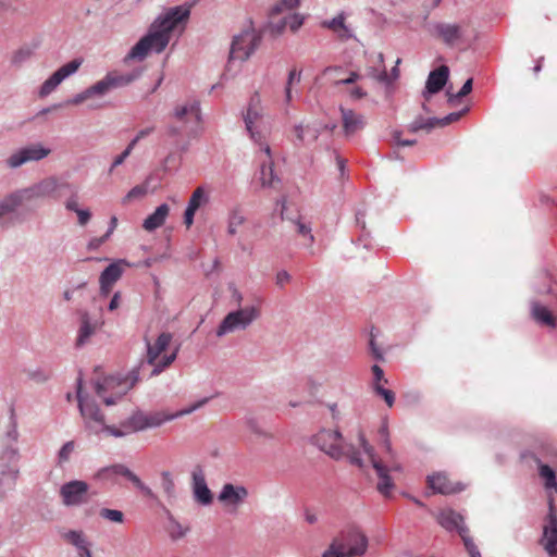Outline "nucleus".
I'll return each instance as SVG.
<instances>
[{"label":"nucleus","mask_w":557,"mask_h":557,"mask_svg":"<svg viewBox=\"0 0 557 557\" xmlns=\"http://www.w3.org/2000/svg\"><path fill=\"white\" fill-rule=\"evenodd\" d=\"M189 9L175 7L158 16L148 33L129 50L126 60L143 61L149 52L161 53L170 42L172 32L189 17Z\"/></svg>","instance_id":"obj_1"},{"label":"nucleus","mask_w":557,"mask_h":557,"mask_svg":"<svg viewBox=\"0 0 557 557\" xmlns=\"http://www.w3.org/2000/svg\"><path fill=\"white\" fill-rule=\"evenodd\" d=\"M76 398L81 416L84 419L85 429L94 435L106 433L114 437H123L122 422L119 426L106 423V417L101 412L97 401L83 392V377L79 373L76 380Z\"/></svg>","instance_id":"obj_2"},{"label":"nucleus","mask_w":557,"mask_h":557,"mask_svg":"<svg viewBox=\"0 0 557 557\" xmlns=\"http://www.w3.org/2000/svg\"><path fill=\"white\" fill-rule=\"evenodd\" d=\"M138 77L137 73L122 74L117 71L108 72L100 81L87 87L83 91L74 95L72 98L65 100L64 103L54 104L51 108L42 110V113H48L53 109L62 108L63 106H79L88 100H97L106 97L113 89L122 88L133 83Z\"/></svg>","instance_id":"obj_3"},{"label":"nucleus","mask_w":557,"mask_h":557,"mask_svg":"<svg viewBox=\"0 0 557 557\" xmlns=\"http://www.w3.org/2000/svg\"><path fill=\"white\" fill-rule=\"evenodd\" d=\"M211 397H203L174 413H166L164 411L145 413L141 410H136L128 418L122 421L123 437L146 429L158 428L168 421L190 414L207 405Z\"/></svg>","instance_id":"obj_4"},{"label":"nucleus","mask_w":557,"mask_h":557,"mask_svg":"<svg viewBox=\"0 0 557 557\" xmlns=\"http://www.w3.org/2000/svg\"><path fill=\"white\" fill-rule=\"evenodd\" d=\"M139 367L132 369L126 375L121 373L103 377H92L91 385L96 395L106 406H113L121 400L139 381Z\"/></svg>","instance_id":"obj_5"},{"label":"nucleus","mask_w":557,"mask_h":557,"mask_svg":"<svg viewBox=\"0 0 557 557\" xmlns=\"http://www.w3.org/2000/svg\"><path fill=\"white\" fill-rule=\"evenodd\" d=\"M263 116L264 109L261 96L259 91H255L248 101L246 110L243 112V120L250 139L259 147L261 152L270 157L269 129L263 123Z\"/></svg>","instance_id":"obj_6"},{"label":"nucleus","mask_w":557,"mask_h":557,"mask_svg":"<svg viewBox=\"0 0 557 557\" xmlns=\"http://www.w3.org/2000/svg\"><path fill=\"white\" fill-rule=\"evenodd\" d=\"M20 451L14 446H5L0 453V499L15 490L20 475Z\"/></svg>","instance_id":"obj_7"},{"label":"nucleus","mask_w":557,"mask_h":557,"mask_svg":"<svg viewBox=\"0 0 557 557\" xmlns=\"http://www.w3.org/2000/svg\"><path fill=\"white\" fill-rule=\"evenodd\" d=\"M260 317L258 306H248L228 312L216 329L219 337L237 330H246L255 320Z\"/></svg>","instance_id":"obj_8"},{"label":"nucleus","mask_w":557,"mask_h":557,"mask_svg":"<svg viewBox=\"0 0 557 557\" xmlns=\"http://www.w3.org/2000/svg\"><path fill=\"white\" fill-rule=\"evenodd\" d=\"M344 437L339 430L322 429L311 437V443L334 460L345 456Z\"/></svg>","instance_id":"obj_9"},{"label":"nucleus","mask_w":557,"mask_h":557,"mask_svg":"<svg viewBox=\"0 0 557 557\" xmlns=\"http://www.w3.org/2000/svg\"><path fill=\"white\" fill-rule=\"evenodd\" d=\"M261 35L249 27L234 37L231 46L230 57L234 60L246 61L258 48Z\"/></svg>","instance_id":"obj_10"},{"label":"nucleus","mask_w":557,"mask_h":557,"mask_svg":"<svg viewBox=\"0 0 557 557\" xmlns=\"http://www.w3.org/2000/svg\"><path fill=\"white\" fill-rule=\"evenodd\" d=\"M358 440L364 454L368 455V457L370 458L372 467L374 468L376 475L379 478L377 491L384 496H387L392 488L394 487L393 480L388 474V468L376 459L373 446L369 444L362 432H359Z\"/></svg>","instance_id":"obj_11"},{"label":"nucleus","mask_w":557,"mask_h":557,"mask_svg":"<svg viewBox=\"0 0 557 557\" xmlns=\"http://www.w3.org/2000/svg\"><path fill=\"white\" fill-rule=\"evenodd\" d=\"M89 485L82 480H72L61 485L60 496L66 507H76L89 500Z\"/></svg>","instance_id":"obj_12"},{"label":"nucleus","mask_w":557,"mask_h":557,"mask_svg":"<svg viewBox=\"0 0 557 557\" xmlns=\"http://www.w3.org/2000/svg\"><path fill=\"white\" fill-rule=\"evenodd\" d=\"M110 475H121L126 478L133 485L141 492L145 497L150 499L156 498V494L153 491L146 485L140 478L131 471L126 466L122 463H114L108 467H103L98 471V476L102 479H108Z\"/></svg>","instance_id":"obj_13"},{"label":"nucleus","mask_w":557,"mask_h":557,"mask_svg":"<svg viewBox=\"0 0 557 557\" xmlns=\"http://www.w3.org/2000/svg\"><path fill=\"white\" fill-rule=\"evenodd\" d=\"M335 539L345 544V549L351 553V557L363 556L368 549V537L358 527L343 530Z\"/></svg>","instance_id":"obj_14"},{"label":"nucleus","mask_w":557,"mask_h":557,"mask_svg":"<svg viewBox=\"0 0 557 557\" xmlns=\"http://www.w3.org/2000/svg\"><path fill=\"white\" fill-rule=\"evenodd\" d=\"M49 153V148H45L40 144H35L16 150L7 159L5 163L10 169H17L27 162L42 160L48 157Z\"/></svg>","instance_id":"obj_15"},{"label":"nucleus","mask_w":557,"mask_h":557,"mask_svg":"<svg viewBox=\"0 0 557 557\" xmlns=\"http://www.w3.org/2000/svg\"><path fill=\"white\" fill-rule=\"evenodd\" d=\"M82 65L79 59H74L69 63L59 67L50 77H48L40 86L38 95L40 98L49 96L57 87L69 76L76 73Z\"/></svg>","instance_id":"obj_16"},{"label":"nucleus","mask_w":557,"mask_h":557,"mask_svg":"<svg viewBox=\"0 0 557 557\" xmlns=\"http://www.w3.org/2000/svg\"><path fill=\"white\" fill-rule=\"evenodd\" d=\"M191 491L194 500L201 506H209L213 502V494L208 487L203 469L196 466L191 472Z\"/></svg>","instance_id":"obj_17"},{"label":"nucleus","mask_w":557,"mask_h":557,"mask_svg":"<svg viewBox=\"0 0 557 557\" xmlns=\"http://www.w3.org/2000/svg\"><path fill=\"white\" fill-rule=\"evenodd\" d=\"M66 183H59L54 177H48L29 187L22 188L27 201L38 198L57 197V190L60 187H67Z\"/></svg>","instance_id":"obj_18"},{"label":"nucleus","mask_w":557,"mask_h":557,"mask_svg":"<svg viewBox=\"0 0 557 557\" xmlns=\"http://www.w3.org/2000/svg\"><path fill=\"white\" fill-rule=\"evenodd\" d=\"M248 495V490L244 485L225 483L218 495V500L225 507L237 509Z\"/></svg>","instance_id":"obj_19"},{"label":"nucleus","mask_w":557,"mask_h":557,"mask_svg":"<svg viewBox=\"0 0 557 557\" xmlns=\"http://www.w3.org/2000/svg\"><path fill=\"white\" fill-rule=\"evenodd\" d=\"M173 117L184 124L193 123L197 125L201 120L200 103L196 99L186 100L176 104L173 111Z\"/></svg>","instance_id":"obj_20"},{"label":"nucleus","mask_w":557,"mask_h":557,"mask_svg":"<svg viewBox=\"0 0 557 557\" xmlns=\"http://www.w3.org/2000/svg\"><path fill=\"white\" fill-rule=\"evenodd\" d=\"M28 202L22 188L0 199V226H7L8 216L14 214L20 207Z\"/></svg>","instance_id":"obj_21"},{"label":"nucleus","mask_w":557,"mask_h":557,"mask_svg":"<svg viewBox=\"0 0 557 557\" xmlns=\"http://www.w3.org/2000/svg\"><path fill=\"white\" fill-rule=\"evenodd\" d=\"M428 484L434 493H440L443 495L455 494L465 490V485L462 483L458 482L454 484L443 473H434L429 475Z\"/></svg>","instance_id":"obj_22"},{"label":"nucleus","mask_w":557,"mask_h":557,"mask_svg":"<svg viewBox=\"0 0 557 557\" xmlns=\"http://www.w3.org/2000/svg\"><path fill=\"white\" fill-rule=\"evenodd\" d=\"M438 524L448 532L457 531L461 536V529L467 528L463 517L457 511L446 508L440 511L437 516Z\"/></svg>","instance_id":"obj_23"},{"label":"nucleus","mask_w":557,"mask_h":557,"mask_svg":"<svg viewBox=\"0 0 557 557\" xmlns=\"http://www.w3.org/2000/svg\"><path fill=\"white\" fill-rule=\"evenodd\" d=\"M449 76V70L446 65H442L429 74L423 91L424 98L429 95L436 94L443 89Z\"/></svg>","instance_id":"obj_24"},{"label":"nucleus","mask_w":557,"mask_h":557,"mask_svg":"<svg viewBox=\"0 0 557 557\" xmlns=\"http://www.w3.org/2000/svg\"><path fill=\"white\" fill-rule=\"evenodd\" d=\"M208 202V196L202 186L197 187L188 201L187 208L184 212V223L187 227H190L194 223V216L196 211L205 203Z\"/></svg>","instance_id":"obj_25"},{"label":"nucleus","mask_w":557,"mask_h":557,"mask_svg":"<svg viewBox=\"0 0 557 557\" xmlns=\"http://www.w3.org/2000/svg\"><path fill=\"white\" fill-rule=\"evenodd\" d=\"M79 320L81 325L78 329V334L76 338V347L84 346L91 335L95 334L96 330L98 329L99 324L98 321H92L89 313L86 310H79Z\"/></svg>","instance_id":"obj_26"},{"label":"nucleus","mask_w":557,"mask_h":557,"mask_svg":"<svg viewBox=\"0 0 557 557\" xmlns=\"http://www.w3.org/2000/svg\"><path fill=\"white\" fill-rule=\"evenodd\" d=\"M369 66L367 67V74L379 81L380 83L391 84L389 75L386 72L384 65V55L382 52L371 54L369 57Z\"/></svg>","instance_id":"obj_27"},{"label":"nucleus","mask_w":557,"mask_h":557,"mask_svg":"<svg viewBox=\"0 0 557 557\" xmlns=\"http://www.w3.org/2000/svg\"><path fill=\"white\" fill-rule=\"evenodd\" d=\"M342 123L346 136H350L364 127L363 115L354 110L341 107Z\"/></svg>","instance_id":"obj_28"},{"label":"nucleus","mask_w":557,"mask_h":557,"mask_svg":"<svg viewBox=\"0 0 557 557\" xmlns=\"http://www.w3.org/2000/svg\"><path fill=\"white\" fill-rule=\"evenodd\" d=\"M549 523L544 528V548L550 557L557 556V518L553 511L548 515Z\"/></svg>","instance_id":"obj_29"},{"label":"nucleus","mask_w":557,"mask_h":557,"mask_svg":"<svg viewBox=\"0 0 557 557\" xmlns=\"http://www.w3.org/2000/svg\"><path fill=\"white\" fill-rule=\"evenodd\" d=\"M170 213V207L166 203H162L156 208V210L149 214L143 223V227L147 232H153L161 227Z\"/></svg>","instance_id":"obj_30"},{"label":"nucleus","mask_w":557,"mask_h":557,"mask_svg":"<svg viewBox=\"0 0 557 557\" xmlns=\"http://www.w3.org/2000/svg\"><path fill=\"white\" fill-rule=\"evenodd\" d=\"M172 339V335L170 333H161L156 343L153 345L150 342L147 343V362L149 364H154L158 357L168 348L170 342Z\"/></svg>","instance_id":"obj_31"},{"label":"nucleus","mask_w":557,"mask_h":557,"mask_svg":"<svg viewBox=\"0 0 557 557\" xmlns=\"http://www.w3.org/2000/svg\"><path fill=\"white\" fill-rule=\"evenodd\" d=\"M294 132L297 138L296 145H308L314 143L321 133V127L317 124L312 125H295Z\"/></svg>","instance_id":"obj_32"},{"label":"nucleus","mask_w":557,"mask_h":557,"mask_svg":"<svg viewBox=\"0 0 557 557\" xmlns=\"http://www.w3.org/2000/svg\"><path fill=\"white\" fill-rule=\"evenodd\" d=\"M531 315L536 322L543 325L550 327H555L556 325L555 318L548 308L536 300L531 301Z\"/></svg>","instance_id":"obj_33"},{"label":"nucleus","mask_w":557,"mask_h":557,"mask_svg":"<svg viewBox=\"0 0 557 557\" xmlns=\"http://www.w3.org/2000/svg\"><path fill=\"white\" fill-rule=\"evenodd\" d=\"M437 35L447 45H454L461 37V28L457 24L441 23L435 26Z\"/></svg>","instance_id":"obj_34"},{"label":"nucleus","mask_w":557,"mask_h":557,"mask_svg":"<svg viewBox=\"0 0 557 557\" xmlns=\"http://www.w3.org/2000/svg\"><path fill=\"white\" fill-rule=\"evenodd\" d=\"M533 459L539 467V475L544 481V487L547 491L557 490V476L555 470L550 466L542 462L537 456H534Z\"/></svg>","instance_id":"obj_35"},{"label":"nucleus","mask_w":557,"mask_h":557,"mask_svg":"<svg viewBox=\"0 0 557 557\" xmlns=\"http://www.w3.org/2000/svg\"><path fill=\"white\" fill-rule=\"evenodd\" d=\"M265 154V158L261 160V169H260V181L263 187H273L274 183L278 181L277 176L273 171V160L272 153L270 152V157Z\"/></svg>","instance_id":"obj_36"},{"label":"nucleus","mask_w":557,"mask_h":557,"mask_svg":"<svg viewBox=\"0 0 557 557\" xmlns=\"http://www.w3.org/2000/svg\"><path fill=\"white\" fill-rule=\"evenodd\" d=\"M246 222L244 210L239 206L230 209L227 213V234L234 236L238 232V227Z\"/></svg>","instance_id":"obj_37"},{"label":"nucleus","mask_w":557,"mask_h":557,"mask_svg":"<svg viewBox=\"0 0 557 557\" xmlns=\"http://www.w3.org/2000/svg\"><path fill=\"white\" fill-rule=\"evenodd\" d=\"M322 26L334 32L341 39H348L351 37L349 28L345 25V16L343 13L330 21H324Z\"/></svg>","instance_id":"obj_38"},{"label":"nucleus","mask_w":557,"mask_h":557,"mask_svg":"<svg viewBox=\"0 0 557 557\" xmlns=\"http://www.w3.org/2000/svg\"><path fill=\"white\" fill-rule=\"evenodd\" d=\"M290 221L295 225L296 232L304 237V245L306 247H311L314 243V236L312 234L310 222L306 221L302 216H298L297 219Z\"/></svg>","instance_id":"obj_39"},{"label":"nucleus","mask_w":557,"mask_h":557,"mask_svg":"<svg viewBox=\"0 0 557 557\" xmlns=\"http://www.w3.org/2000/svg\"><path fill=\"white\" fill-rule=\"evenodd\" d=\"M18 430H17V417L15 413V408L13 405L9 408V422L7 425V431L4 434V440L7 441V444L3 446H12L10 443H16L18 440Z\"/></svg>","instance_id":"obj_40"},{"label":"nucleus","mask_w":557,"mask_h":557,"mask_svg":"<svg viewBox=\"0 0 557 557\" xmlns=\"http://www.w3.org/2000/svg\"><path fill=\"white\" fill-rule=\"evenodd\" d=\"M435 127H437L436 117H423L420 115V116H417L408 125V132L417 133L419 131H425L426 133H430Z\"/></svg>","instance_id":"obj_41"},{"label":"nucleus","mask_w":557,"mask_h":557,"mask_svg":"<svg viewBox=\"0 0 557 557\" xmlns=\"http://www.w3.org/2000/svg\"><path fill=\"white\" fill-rule=\"evenodd\" d=\"M300 4V0H278L270 10L269 17L274 18L283 13L292 12Z\"/></svg>","instance_id":"obj_42"},{"label":"nucleus","mask_w":557,"mask_h":557,"mask_svg":"<svg viewBox=\"0 0 557 557\" xmlns=\"http://www.w3.org/2000/svg\"><path fill=\"white\" fill-rule=\"evenodd\" d=\"M128 263L124 260H117L110 263L101 273L99 278H120Z\"/></svg>","instance_id":"obj_43"},{"label":"nucleus","mask_w":557,"mask_h":557,"mask_svg":"<svg viewBox=\"0 0 557 557\" xmlns=\"http://www.w3.org/2000/svg\"><path fill=\"white\" fill-rule=\"evenodd\" d=\"M62 536L66 542L75 546L77 550L85 548L89 544L83 531L69 530Z\"/></svg>","instance_id":"obj_44"},{"label":"nucleus","mask_w":557,"mask_h":557,"mask_svg":"<svg viewBox=\"0 0 557 557\" xmlns=\"http://www.w3.org/2000/svg\"><path fill=\"white\" fill-rule=\"evenodd\" d=\"M322 557H351V553L346 552L343 542L333 539L327 549L322 554Z\"/></svg>","instance_id":"obj_45"},{"label":"nucleus","mask_w":557,"mask_h":557,"mask_svg":"<svg viewBox=\"0 0 557 557\" xmlns=\"http://www.w3.org/2000/svg\"><path fill=\"white\" fill-rule=\"evenodd\" d=\"M188 530V528H184L173 516L169 515L168 532L173 541L184 537Z\"/></svg>","instance_id":"obj_46"},{"label":"nucleus","mask_w":557,"mask_h":557,"mask_svg":"<svg viewBox=\"0 0 557 557\" xmlns=\"http://www.w3.org/2000/svg\"><path fill=\"white\" fill-rule=\"evenodd\" d=\"M287 27V17L283 16L280 20L275 21L274 18H270V22L268 23L267 29L273 37H277L283 34V32Z\"/></svg>","instance_id":"obj_47"},{"label":"nucleus","mask_w":557,"mask_h":557,"mask_svg":"<svg viewBox=\"0 0 557 557\" xmlns=\"http://www.w3.org/2000/svg\"><path fill=\"white\" fill-rule=\"evenodd\" d=\"M468 528L461 529V539L466 550L470 557H482L478 546L474 544L472 537L468 535Z\"/></svg>","instance_id":"obj_48"},{"label":"nucleus","mask_w":557,"mask_h":557,"mask_svg":"<svg viewBox=\"0 0 557 557\" xmlns=\"http://www.w3.org/2000/svg\"><path fill=\"white\" fill-rule=\"evenodd\" d=\"M345 456L347 457L349 462L359 468L363 467V460L361 458L360 451L355 448L352 444H344Z\"/></svg>","instance_id":"obj_49"},{"label":"nucleus","mask_w":557,"mask_h":557,"mask_svg":"<svg viewBox=\"0 0 557 557\" xmlns=\"http://www.w3.org/2000/svg\"><path fill=\"white\" fill-rule=\"evenodd\" d=\"M373 391L383 398L388 407H393L395 404V393L392 389L385 388L379 383H373Z\"/></svg>","instance_id":"obj_50"},{"label":"nucleus","mask_w":557,"mask_h":557,"mask_svg":"<svg viewBox=\"0 0 557 557\" xmlns=\"http://www.w3.org/2000/svg\"><path fill=\"white\" fill-rule=\"evenodd\" d=\"M99 516L102 519L115 522V523H122L124 521V513L121 510L117 509H110V508H101L99 511Z\"/></svg>","instance_id":"obj_51"},{"label":"nucleus","mask_w":557,"mask_h":557,"mask_svg":"<svg viewBox=\"0 0 557 557\" xmlns=\"http://www.w3.org/2000/svg\"><path fill=\"white\" fill-rule=\"evenodd\" d=\"M176 358V351L171 355H165L161 358V360L153 366V369L150 373V376L159 375L165 368H168Z\"/></svg>","instance_id":"obj_52"},{"label":"nucleus","mask_w":557,"mask_h":557,"mask_svg":"<svg viewBox=\"0 0 557 557\" xmlns=\"http://www.w3.org/2000/svg\"><path fill=\"white\" fill-rule=\"evenodd\" d=\"M301 77V72L293 69L288 73L287 84L285 87V100L287 103L292 101V85L294 83H299Z\"/></svg>","instance_id":"obj_53"},{"label":"nucleus","mask_w":557,"mask_h":557,"mask_svg":"<svg viewBox=\"0 0 557 557\" xmlns=\"http://www.w3.org/2000/svg\"><path fill=\"white\" fill-rule=\"evenodd\" d=\"M161 486H162L164 493L169 497L174 496L175 484H174L173 478L169 471H163L161 473Z\"/></svg>","instance_id":"obj_54"},{"label":"nucleus","mask_w":557,"mask_h":557,"mask_svg":"<svg viewBox=\"0 0 557 557\" xmlns=\"http://www.w3.org/2000/svg\"><path fill=\"white\" fill-rule=\"evenodd\" d=\"M75 444L73 441H69L60 448L58 453V463L63 465L70 460L72 453L74 451Z\"/></svg>","instance_id":"obj_55"},{"label":"nucleus","mask_w":557,"mask_h":557,"mask_svg":"<svg viewBox=\"0 0 557 557\" xmlns=\"http://www.w3.org/2000/svg\"><path fill=\"white\" fill-rule=\"evenodd\" d=\"M472 84H473L472 78L467 79L465 82L463 86L461 87V89L457 94H448V101L454 102L455 100L466 97L468 94L471 92Z\"/></svg>","instance_id":"obj_56"},{"label":"nucleus","mask_w":557,"mask_h":557,"mask_svg":"<svg viewBox=\"0 0 557 557\" xmlns=\"http://www.w3.org/2000/svg\"><path fill=\"white\" fill-rule=\"evenodd\" d=\"M147 193V189L145 186L143 185H137L135 187H133L126 195L125 197L123 198V203H127L129 201H132L133 199H136V198H141L146 195Z\"/></svg>","instance_id":"obj_57"},{"label":"nucleus","mask_w":557,"mask_h":557,"mask_svg":"<svg viewBox=\"0 0 557 557\" xmlns=\"http://www.w3.org/2000/svg\"><path fill=\"white\" fill-rule=\"evenodd\" d=\"M33 51L29 48H21L18 49L12 57V63L15 65H20L26 60H28L32 55Z\"/></svg>","instance_id":"obj_58"},{"label":"nucleus","mask_w":557,"mask_h":557,"mask_svg":"<svg viewBox=\"0 0 557 557\" xmlns=\"http://www.w3.org/2000/svg\"><path fill=\"white\" fill-rule=\"evenodd\" d=\"M462 114H463V111H460V112L449 113L448 115H446L442 119L436 117V125H437V127L447 126L450 123L458 121L462 116Z\"/></svg>","instance_id":"obj_59"},{"label":"nucleus","mask_w":557,"mask_h":557,"mask_svg":"<svg viewBox=\"0 0 557 557\" xmlns=\"http://www.w3.org/2000/svg\"><path fill=\"white\" fill-rule=\"evenodd\" d=\"M287 17V26L292 32H296L304 24V16L297 13L285 15Z\"/></svg>","instance_id":"obj_60"},{"label":"nucleus","mask_w":557,"mask_h":557,"mask_svg":"<svg viewBox=\"0 0 557 557\" xmlns=\"http://www.w3.org/2000/svg\"><path fill=\"white\" fill-rule=\"evenodd\" d=\"M133 149L134 148L132 147V145L128 144L124 151L114 158L111 168L109 169V173H112L116 166L121 165L125 161V159L132 153Z\"/></svg>","instance_id":"obj_61"},{"label":"nucleus","mask_w":557,"mask_h":557,"mask_svg":"<svg viewBox=\"0 0 557 557\" xmlns=\"http://www.w3.org/2000/svg\"><path fill=\"white\" fill-rule=\"evenodd\" d=\"M369 348H370L371 355L373 356V358L375 360H377V361L384 360V355H383L382 350L379 348V346L376 345V342L374 339V335L372 332H371V338L369 341Z\"/></svg>","instance_id":"obj_62"},{"label":"nucleus","mask_w":557,"mask_h":557,"mask_svg":"<svg viewBox=\"0 0 557 557\" xmlns=\"http://www.w3.org/2000/svg\"><path fill=\"white\" fill-rule=\"evenodd\" d=\"M246 423L248 429L259 435V436H268V434L259 426V422L255 417H249L246 419Z\"/></svg>","instance_id":"obj_63"},{"label":"nucleus","mask_w":557,"mask_h":557,"mask_svg":"<svg viewBox=\"0 0 557 557\" xmlns=\"http://www.w3.org/2000/svg\"><path fill=\"white\" fill-rule=\"evenodd\" d=\"M153 132H154V126H149V127H146V128H143V129L138 131L136 136L129 141V145H132V147L134 148L139 140H141L143 138L149 136Z\"/></svg>","instance_id":"obj_64"}]
</instances>
